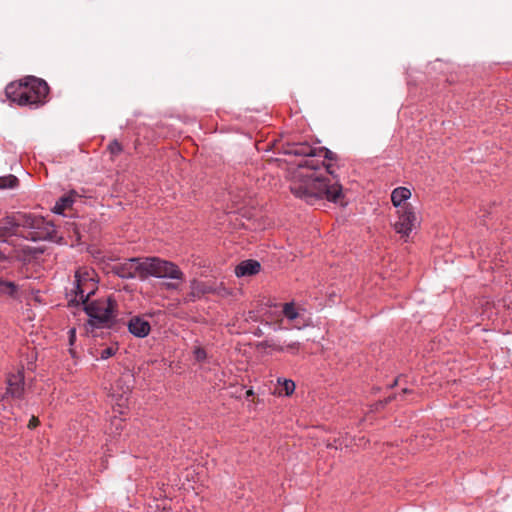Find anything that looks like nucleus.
I'll list each match as a JSON object with an SVG mask.
<instances>
[{
    "label": "nucleus",
    "mask_w": 512,
    "mask_h": 512,
    "mask_svg": "<svg viewBox=\"0 0 512 512\" xmlns=\"http://www.w3.org/2000/svg\"><path fill=\"white\" fill-rule=\"evenodd\" d=\"M193 356L197 362H203L207 358V353L201 346H195L193 349Z\"/></svg>",
    "instance_id": "obj_21"
},
{
    "label": "nucleus",
    "mask_w": 512,
    "mask_h": 512,
    "mask_svg": "<svg viewBox=\"0 0 512 512\" xmlns=\"http://www.w3.org/2000/svg\"><path fill=\"white\" fill-rule=\"evenodd\" d=\"M18 183V178L12 174L0 176V189L15 188Z\"/></svg>",
    "instance_id": "obj_15"
},
{
    "label": "nucleus",
    "mask_w": 512,
    "mask_h": 512,
    "mask_svg": "<svg viewBox=\"0 0 512 512\" xmlns=\"http://www.w3.org/2000/svg\"><path fill=\"white\" fill-rule=\"evenodd\" d=\"M191 289H192V295L193 296H195V291H198L199 293H204L205 292L204 288L202 287V284L199 283L196 280H193L191 282Z\"/></svg>",
    "instance_id": "obj_23"
},
{
    "label": "nucleus",
    "mask_w": 512,
    "mask_h": 512,
    "mask_svg": "<svg viewBox=\"0 0 512 512\" xmlns=\"http://www.w3.org/2000/svg\"><path fill=\"white\" fill-rule=\"evenodd\" d=\"M17 292V286L14 282L4 281L0 278V294L14 296Z\"/></svg>",
    "instance_id": "obj_16"
},
{
    "label": "nucleus",
    "mask_w": 512,
    "mask_h": 512,
    "mask_svg": "<svg viewBox=\"0 0 512 512\" xmlns=\"http://www.w3.org/2000/svg\"><path fill=\"white\" fill-rule=\"evenodd\" d=\"M397 379L393 382V384L390 385V387H394L397 384Z\"/></svg>",
    "instance_id": "obj_31"
},
{
    "label": "nucleus",
    "mask_w": 512,
    "mask_h": 512,
    "mask_svg": "<svg viewBox=\"0 0 512 512\" xmlns=\"http://www.w3.org/2000/svg\"><path fill=\"white\" fill-rule=\"evenodd\" d=\"M128 330L135 337L144 338L150 333L151 326L147 320L134 316L128 322Z\"/></svg>",
    "instance_id": "obj_10"
},
{
    "label": "nucleus",
    "mask_w": 512,
    "mask_h": 512,
    "mask_svg": "<svg viewBox=\"0 0 512 512\" xmlns=\"http://www.w3.org/2000/svg\"><path fill=\"white\" fill-rule=\"evenodd\" d=\"M83 305L84 311L89 316L87 325L92 329L110 328L112 326L117 304L111 297L88 301Z\"/></svg>",
    "instance_id": "obj_4"
},
{
    "label": "nucleus",
    "mask_w": 512,
    "mask_h": 512,
    "mask_svg": "<svg viewBox=\"0 0 512 512\" xmlns=\"http://www.w3.org/2000/svg\"><path fill=\"white\" fill-rule=\"evenodd\" d=\"M68 336H69V345L73 346L76 341V329L75 328L69 329Z\"/></svg>",
    "instance_id": "obj_24"
},
{
    "label": "nucleus",
    "mask_w": 512,
    "mask_h": 512,
    "mask_svg": "<svg viewBox=\"0 0 512 512\" xmlns=\"http://www.w3.org/2000/svg\"><path fill=\"white\" fill-rule=\"evenodd\" d=\"M278 384L275 389V393L280 396H289L295 390V383L291 379L278 378Z\"/></svg>",
    "instance_id": "obj_14"
},
{
    "label": "nucleus",
    "mask_w": 512,
    "mask_h": 512,
    "mask_svg": "<svg viewBox=\"0 0 512 512\" xmlns=\"http://www.w3.org/2000/svg\"><path fill=\"white\" fill-rule=\"evenodd\" d=\"M283 315L290 321L298 317V311L293 302L285 303L283 305Z\"/></svg>",
    "instance_id": "obj_18"
},
{
    "label": "nucleus",
    "mask_w": 512,
    "mask_h": 512,
    "mask_svg": "<svg viewBox=\"0 0 512 512\" xmlns=\"http://www.w3.org/2000/svg\"><path fill=\"white\" fill-rule=\"evenodd\" d=\"M398 220L394 224L396 233L408 237L410 233L419 225V220L415 209L411 204H404L397 210Z\"/></svg>",
    "instance_id": "obj_8"
},
{
    "label": "nucleus",
    "mask_w": 512,
    "mask_h": 512,
    "mask_svg": "<svg viewBox=\"0 0 512 512\" xmlns=\"http://www.w3.org/2000/svg\"><path fill=\"white\" fill-rule=\"evenodd\" d=\"M24 392V372L19 370L9 374L7 378V391L13 398H20Z\"/></svg>",
    "instance_id": "obj_9"
},
{
    "label": "nucleus",
    "mask_w": 512,
    "mask_h": 512,
    "mask_svg": "<svg viewBox=\"0 0 512 512\" xmlns=\"http://www.w3.org/2000/svg\"><path fill=\"white\" fill-rule=\"evenodd\" d=\"M39 424H40L39 418H30L29 423H28L27 426H28L29 429H34Z\"/></svg>",
    "instance_id": "obj_26"
},
{
    "label": "nucleus",
    "mask_w": 512,
    "mask_h": 512,
    "mask_svg": "<svg viewBox=\"0 0 512 512\" xmlns=\"http://www.w3.org/2000/svg\"><path fill=\"white\" fill-rule=\"evenodd\" d=\"M96 289V283L88 272L76 271L74 281L75 297L70 302H76L77 304L86 303L89 301L90 296L95 293Z\"/></svg>",
    "instance_id": "obj_7"
},
{
    "label": "nucleus",
    "mask_w": 512,
    "mask_h": 512,
    "mask_svg": "<svg viewBox=\"0 0 512 512\" xmlns=\"http://www.w3.org/2000/svg\"><path fill=\"white\" fill-rule=\"evenodd\" d=\"M23 213H18L12 217H6L0 221V235L8 236L17 233V228L22 227L19 219Z\"/></svg>",
    "instance_id": "obj_11"
},
{
    "label": "nucleus",
    "mask_w": 512,
    "mask_h": 512,
    "mask_svg": "<svg viewBox=\"0 0 512 512\" xmlns=\"http://www.w3.org/2000/svg\"><path fill=\"white\" fill-rule=\"evenodd\" d=\"M411 197V191L407 187H397L391 193V202L398 209Z\"/></svg>",
    "instance_id": "obj_13"
},
{
    "label": "nucleus",
    "mask_w": 512,
    "mask_h": 512,
    "mask_svg": "<svg viewBox=\"0 0 512 512\" xmlns=\"http://www.w3.org/2000/svg\"><path fill=\"white\" fill-rule=\"evenodd\" d=\"M383 402L380 401L379 403L376 404V411L378 410V406H382Z\"/></svg>",
    "instance_id": "obj_30"
},
{
    "label": "nucleus",
    "mask_w": 512,
    "mask_h": 512,
    "mask_svg": "<svg viewBox=\"0 0 512 512\" xmlns=\"http://www.w3.org/2000/svg\"><path fill=\"white\" fill-rule=\"evenodd\" d=\"M116 351H117L116 347H113V346L106 347L101 350L99 357L102 360H106V359L112 357L113 355H115Z\"/></svg>",
    "instance_id": "obj_22"
},
{
    "label": "nucleus",
    "mask_w": 512,
    "mask_h": 512,
    "mask_svg": "<svg viewBox=\"0 0 512 512\" xmlns=\"http://www.w3.org/2000/svg\"><path fill=\"white\" fill-rule=\"evenodd\" d=\"M4 259H5V255L2 252H0V260L2 261Z\"/></svg>",
    "instance_id": "obj_29"
},
{
    "label": "nucleus",
    "mask_w": 512,
    "mask_h": 512,
    "mask_svg": "<svg viewBox=\"0 0 512 512\" xmlns=\"http://www.w3.org/2000/svg\"><path fill=\"white\" fill-rule=\"evenodd\" d=\"M261 269V265L258 261L248 259L240 262L235 268V274L237 277L252 276L257 274Z\"/></svg>",
    "instance_id": "obj_12"
},
{
    "label": "nucleus",
    "mask_w": 512,
    "mask_h": 512,
    "mask_svg": "<svg viewBox=\"0 0 512 512\" xmlns=\"http://www.w3.org/2000/svg\"><path fill=\"white\" fill-rule=\"evenodd\" d=\"M6 97L19 106L39 107L46 103L49 86L43 79L26 76L9 83L5 88Z\"/></svg>",
    "instance_id": "obj_2"
},
{
    "label": "nucleus",
    "mask_w": 512,
    "mask_h": 512,
    "mask_svg": "<svg viewBox=\"0 0 512 512\" xmlns=\"http://www.w3.org/2000/svg\"><path fill=\"white\" fill-rule=\"evenodd\" d=\"M414 391L412 389H408V388H404L402 390V394L401 395H407V394H413Z\"/></svg>",
    "instance_id": "obj_28"
},
{
    "label": "nucleus",
    "mask_w": 512,
    "mask_h": 512,
    "mask_svg": "<svg viewBox=\"0 0 512 512\" xmlns=\"http://www.w3.org/2000/svg\"><path fill=\"white\" fill-rule=\"evenodd\" d=\"M70 353H71L72 356H74V351H73L72 348H70Z\"/></svg>",
    "instance_id": "obj_33"
},
{
    "label": "nucleus",
    "mask_w": 512,
    "mask_h": 512,
    "mask_svg": "<svg viewBox=\"0 0 512 512\" xmlns=\"http://www.w3.org/2000/svg\"><path fill=\"white\" fill-rule=\"evenodd\" d=\"M146 279L155 277L167 279L163 282L165 290H179L185 280L183 271L173 262L159 257H146Z\"/></svg>",
    "instance_id": "obj_3"
},
{
    "label": "nucleus",
    "mask_w": 512,
    "mask_h": 512,
    "mask_svg": "<svg viewBox=\"0 0 512 512\" xmlns=\"http://www.w3.org/2000/svg\"><path fill=\"white\" fill-rule=\"evenodd\" d=\"M253 395H254V391L252 389H248V390L245 391V398L246 399H249Z\"/></svg>",
    "instance_id": "obj_27"
},
{
    "label": "nucleus",
    "mask_w": 512,
    "mask_h": 512,
    "mask_svg": "<svg viewBox=\"0 0 512 512\" xmlns=\"http://www.w3.org/2000/svg\"><path fill=\"white\" fill-rule=\"evenodd\" d=\"M316 159H324V160H336L337 155L325 147H317L316 149Z\"/></svg>",
    "instance_id": "obj_19"
},
{
    "label": "nucleus",
    "mask_w": 512,
    "mask_h": 512,
    "mask_svg": "<svg viewBox=\"0 0 512 512\" xmlns=\"http://www.w3.org/2000/svg\"><path fill=\"white\" fill-rule=\"evenodd\" d=\"M19 221L26 230L24 237L32 241L50 240L56 233L54 224L41 216L23 213Z\"/></svg>",
    "instance_id": "obj_5"
},
{
    "label": "nucleus",
    "mask_w": 512,
    "mask_h": 512,
    "mask_svg": "<svg viewBox=\"0 0 512 512\" xmlns=\"http://www.w3.org/2000/svg\"><path fill=\"white\" fill-rule=\"evenodd\" d=\"M146 258L133 257L112 266V272L122 279H146Z\"/></svg>",
    "instance_id": "obj_6"
},
{
    "label": "nucleus",
    "mask_w": 512,
    "mask_h": 512,
    "mask_svg": "<svg viewBox=\"0 0 512 512\" xmlns=\"http://www.w3.org/2000/svg\"><path fill=\"white\" fill-rule=\"evenodd\" d=\"M107 149L108 151L110 152L111 156L112 157H116L118 156L119 154L122 153L123 151V146L121 145L120 142H118L117 140H113L111 141L108 146H107Z\"/></svg>",
    "instance_id": "obj_20"
},
{
    "label": "nucleus",
    "mask_w": 512,
    "mask_h": 512,
    "mask_svg": "<svg viewBox=\"0 0 512 512\" xmlns=\"http://www.w3.org/2000/svg\"><path fill=\"white\" fill-rule=\"evenodd\" d=\"M299 348H300L299 342H292L286 346V349L292 351L293 353H296L299 350Z\"/></svg>",
    "instance_id": "obj_25"
},
{
    "label": "nucleus",
    "mask_w": 512,
    "mask_h": 512,
    "mask_svg": "<svg viewBox=\"0 0 512 512\" xmlns=\"http://www.w3.org/2000/svg\"><path fill=\"white\" fill-rule=\"evenodd\" d=\"M391 401V397L389 396L388 398L385 399V403Z\"/></svg>",
    "instance_id": "obj_32"
},
{
    "label": "nucleus",
    "mask_w": 512,
    "mask_h": 512,
    "mask_svg": "<svg viewBox=\"0 0 512 512\" xmlns=\"http://www.w3.org/2000/svg\"><path fill=\"white\" fill-rule=\"evenodd\" d=\"M316 149L317 147L307 143H293L288 146L287 154L305 157L291 173L290 191L295 197L311 205L323 199L337 203L343 197L342 186L333 165L316 159Z\"/></svg>",
    "instance_id": "obj_1"
},
{
    "label": "nucleus",
    "mask_w": 512,
    "mask_h": 512,
    "mask_svg": "<svg viewBox=\"0 0 512 512\" xmlns=\"http://www.w3.org/2000/svg\"><path fill=\"white\" fill-rule=\"evenodd\" d=\"M73 200L68 196L61 197L55 204L53 212L56 214H62L66 208L71 206Z\"/></svg>",
    "instance_id": "obj_17"
}]
</instances>
